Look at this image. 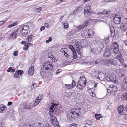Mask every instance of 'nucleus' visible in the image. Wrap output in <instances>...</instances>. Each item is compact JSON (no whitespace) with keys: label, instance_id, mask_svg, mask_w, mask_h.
I'll use <instances>...</instances> for the list:
<instances>
[{"label":"nucleus","instance_id":"obj_1","mask_svg":"<svg viewBox=\"0 0 127 127\" xmlns=\"http://www.w3.org/2000/svg\"><path fill=\"white\" fill-rule=\"evenodd\" d=\"M79 114L75 111H73L72 109L69 111L66 115L67 119L70 121H73L76 116H78Z\"/></svg>","mask_w":127,"mask_h":127},{"label":"nucleus","instance_id":"obj_2","mask_svg":"<svg viewBox=\"0 0 127 127\" xmlns=\"http://www.w3.org/2000/svg\"><path fill=\"white\" fill-rule=\"evenodd\" d=\"M53 64L49 62H46L44 63L43 64V69L48 71H49L51 72L52 71L53 68Z\"/></svg>","mask_w":127,"mask_h":127},{"label":"nucleus","instance_id":"obj_3","mask_svg":"<svg viewBox=\"0 0 127 127\" xmlns=\"http://www.w3.org/2000/svg\"><path fill=\"white\" fill-rule=\"evenodd\" d=\"M50 116L49 121L52 124L53 123L55 127H59L58 125V123L57 121V119L53 115V113L49 114Z\"/></svg>","mask_w":127,"mask_h":127},{"label":"nucleus","instance_id":"obj_4","mask_svg":"<svg viewBox=\"0 0 127 127\" xmlns=\"http://www.w3.org/2000/svg\"><path fill=\"white\" fill-rule=\"evenodd\" d=\"M112 50V48L111 46H107L106 47V51L104 53V56L105 57H109L111 55V53Z\"/></svg>","mask_w":127,"mask_h":127},{"label":"nucleus","instance_id":"obj_5","mask_svg":"<svg viewBox=\"0 0 127 127\" xmlns=\"http://www.w3.org/2000/svg\"><path fill=\"white\" fill-rule=\"evenodd\" d=\"M20 27L21 29L20 30V32L22 35L24 36H26L28 33V26L27 25H24Z\"/></svg>","mask_w":127,"mask_h":127},{"label":"nucleus","instance_id":"obj_6","mask_svg":"<svg viewBox=\"0 0 127 127\" xmlns=\"http://www.w3.org/2000/svg\"><path fill=\"white\" fill-rule=\"evenodd\" d=\"M84 14L85 16H90L92 14V11L90 7L88 5H86L84 8Z\"/></svg>","mask_w":127,"mask_h":127},{"label":"nucleus","instance_id":"obj_7","mask_svg":"<svg viewBox=\"0 0 127 127\" xmlns=\"http://www.w3.org/2000/svg\"><path fill=\"white\" fill-rule=\"evenodd\" d=\"M62 113V108L60 107L57 106L55 108H54L52 113L54 114L60 115Z\"/></svg>","mask_w":127,"mask_h":127},{"label":"nucleus","instance_id":"obj_8","mask_svg":"<svg viewBox=\"0 0 127 127\" xmlns=\"http://www.w3.org/2000/svg\"><path fill=\"white\" fill-rule=\"evenodd\" d=\"M58 104H57L54 103H51L48 106V108L50 110L49 114L52 113V112L54 111V108H55L57 107Z\"/></svg>","mask_w":127,"mask_h":127},{"label":"nucleus","instance_id":"obj_9","mask_svg":"<svg viewBox=\"0 0 127 127\" xmlns=\"http://www.w3.org/2000/svg\"><path fill=\"white\" fill-rule=\"evenodd\" d=\"M76 85L75 81L74 80H72V83L69 84L64 85V88L66 89H72Z\"/></svg>","mask_w":127,"mask_h":127},{"label":"nucleus","instance_id":"obj_10","mask_svg":"<svg viewBox=\"0 0 127 127\" xmlns=\"http://www.w3.org/2000/svg\"><path fill=\"white\" fill-rule=\"evenodd\" d=\"M19 30V29H17V30L11 33L9 35V39H15L17 37V33Z\"/></svg>","mask_w":127,"mask_h":127},{"label":"nucleus","instance_id":"obj_11","mask_svg":"<svg viewBox=\"0 0 127 127\" xmlns=\"http://www.w3.org/2000/svg\"><path fill=\"white\" fill-rule=\"evenodd\" d=\"M121 17L119 15H116L114 18L113 20L116 24H119L121 22Z\"/></svg>","mask_w":127,"mask_h":127},{"label":"nucleus","instance_id":"obj_12","mask_svg":"<svg viewBox=\"0 0 127 127\" xmlns=\"http://www.w3.org/2000/svg\"><path fill=\"white\" fill-rule=\"evenodd\" d=\"M124 106L123 105H120L118 108V112L119 114L123 115L125 114V111L124 110Z\"/></svg>","mask_w":127,"mask_h":127},{"label":"nucleus","instance_id":"obj_13","mask_svg":"<svg viewBox=\"0 0 127 127\" xmlns=\"http://www.w3.org/2000/svg\"><path fill=\"white\" fill-rule=\"evenodd\" d=\"M114 49L113 51L114 53L117 54L118 52L119 49H118V45L116 42H114L113 44Z\"/></svg>","mask_w":127,"mask_h":127},{"label":"nucleus","instance_id":"obj_14","mask_svg":"<svg viewBox=\"0 0 127 127\" xmlns=\"http://www.w3.org/2000/svg\"><path fill=\"white\" fill-rule=\"evenodd\" d=\"M86 81L85 78L83 76H81L79 80L78 83H82V85L83 84V86H85L86 84Z\"/></svg>","mask_w":127,"mask_h":127},{"label":"nucleus","instance_id":"obj_15","mask_svg":"<svg viewBox=\"0 0 127 127\" xmlns=\"http://www.w3.org/2000/svg\"><path fill=\"white\" fill-rule=\"evenodd\" d=\"M115 58L118 59L121 63H123L124 61L122 55L121 54H118Z\"/></svg>","mask_w":127,"mask_h":127},{"label":"nucleus","instance_id":"obj_16","mask_svg":"<svg viewBox=\"0 0 127 127\" xmlns=\"http://www.w3.org/2000/svg\"><path fill=\"white\" fill-rule=\"evenodd\" d=\"M98 76L97 77V79L101 81H105V77L104 74H102L100 72V73H99Z\"/></svg>","mask_w":127,"mask_h":127},{"label":"nucleus","instance_id":"obj_17","mask_svg":"<svg viewBox=\"0 0 127 127\" xmlns=\"http://www.w3.org/2000/svg\"><path fill=\"white\" fill-rule=\"evenodd\" d=\"M100 72L98 71H93L91 73V75L92 77H95L98 76Z\"/></svg>","mask_w":127,"mask_h":127},{"label":"nucleus","instance_id":"obj_18","mask_svg":"<svg viewBox=\"0 0 127 127\" xmlns=\"http://www.w3.org/2000/svg\"><path fill=\"white\" fill-rule=\"evenodd\" d=\"M110 89L111 90L110 93L111 94H113V92H115L118 91V88L116 86L111 85L110 86Z\"/></svg>","mask_w":127,"mask_h":127},{"label":"nucleus","instance_id":"obj_19","mask_svg":"<svg viewBox=\"0 0 127 127\" xmlns=\"http://www.w3.org/2000/svg\"><path fill=\"white\" fill-rule=\"evenodd\" d=\"M82 47H86L88 43V41L85 39H81L80 42Z\"/></svg>","mask_w":127,"mask_h":127},{"label":"nucleus","instance_id":"obj_20","mask_svg":"<svg viewBox=\"0 0 127 127\" xmlns=\"http://www.w3.org/2000/svg\"><path fill=\"white\" fill-rule=\"evenodd\" d=\"M34 72V70L33 66H31L29 69L28 73V75L30 76H31L33 75Z\"/></svg>","mask_w":127,"mask_h":127},{"label":"nucleus","instance_id":"obj_21","mask_svg":"<svg viewBox=\"0 0 127 127\" xmlns=\"http://www.w3.org/2000/svg\"><path fill=\"white\" fill-rule=\"evenodd\" d=\"M84 24L82 25L78 26L77 28V30H79L81 29H83L85 27H87L88 26V23L87 21H85L84 22Z\"/></svg>","mask_w":127,"mask_h":127},{"label":"nucleus","instance_id":"obj_22","mask_svg":"<svg viewBox=\"0 0 127 127\" xmlns=\"http://www.w3.org/2000/svg\"><path fill=\"white\" fill-rule=\"evenodd\" d=\"M76 50H80L82 46L79 42H76L74 44Z\"/></svg>","mask_w":127,"mask_h":127},{"label":"nucleus","instance_id":"obj_23","mask_svg":"<svg viewBox=\"0 0 127 127\" xmlns=\"http://www.w3.org/2000/svg\"><path fill=\"white\" fill-rule=\"evenodd\" d=\"M91 48L92 49L91 50V52L93 53L97 54L99 53L100 51L98 47L96 48H95L94 47L93 48L91 47Z\"/></svg>","mask_w":127,"mask_h":127},{"label":"nucleus","instance_id":"obj_24","mask_svg":"<svg viewBox=\"0 0 127 127\" xmlns=\"http://www.w3.org/2000/svg\"><path fill=\"white\" fill-rule=\"evenodd\" d=\"M87 31V35H88V38H91L94 35V33L93 31L92 30H88Z\"/></svg>","mask_w":127,"mask_h":127},{"label":"nucleus","instance_id":"obj_25","mask_svg":"<svg viewBox=\"0 0 127 127\" xmlns=\"http://www.w3.org/2000/svg\"><path fill=\"white\" fill-rule=\"evenodd\" d=\"M23 106L26 109H31L32 107V104L29 102H26L24 104Z\"/></svg>","mask_w":127,"mask_h":127},{"label":"nucleus","instance_id":"obj_26","mask_svg":"<svg viewBox=\"0 0 127 127\" xmlns=\"http://www.w3.org/2000/svg\"><path fill=\"white\" fill-rule=\"evenodd\" d=\"M120 29L122 31H125L127 29V23H123V25L121 26Z\"/></svg>","mask_w":127,"mask_h":127},{"label":"nucleus","instance_id":"obj_27","mask_svg":"<svg viewBox=\"0 0 127 127\" xmlns=\"http://www.w3.org/2000/svg\"><path fill=\"white\" fill-rule=\"evenodd\" d=\"M36 126H37V127H51V126L48 124H47L46 125V126L42 123L37 124Z\"/></svg>","mask_w":127,"mask_h":127},{"label":"nucleus","instance_id":"obj_28","mask_svg":"<svg viewBox=\"0 0 127 127\" xmlns=\"http://www.w3.org/2000/svg\"><path fill=\"white\" fill-rule=\"evenodd\" d=\"M87 30H84L83 31L81 34L82 36L83 37H85L86 38H88V35H87Z\"/></svg>","mask_w":127,"mask_h":127},{"label":"nucleus","instance_id":"obj_29","mask_svg":"<svg viewBox=\"0 0 127 127\" xmlns=\"http://www.w3.org/2000/svg\"><path fill=\"white\" fill-rule=\"evenodd\" d=\"M109 37H108L106 38H105L102 41L101 43H103L104 44H107L109 42Z\"/></svg>","mask_w":127,"mask_h":127},{"label":"nucleus","instance_id":"obj_30","mask_svg":"<svg viewBox=\"0 0 127 127\" xmlns=\"http://www.w3.org/2000/svg\"><path fill=\"white\" fill-rule=\"evenodd\" d=\"M110 59H109L105 60L103 62L104 64L108 66L110 65Z\"/></svg>","mask_w":127,"mask_h":127},{"label":"nucleus","instance_id":"obj_31","mask_svg":"<svg viewBox=\"0 0 127 127\" xmlns=\"http://www.w3.org/2000/svg\"><path fill=\"white\" fill-rule=\"evenodd\" d=\"M109 79L113 82L116 83L117 82L116 78V77L114 78L113 76H111L109 77Z\"/></svg>","mask_w":127,"mask_h":127},{"label":"nucleus","instance_id":"obj_32","mask_svg":"<svg viewBox=\"0 0 127 127\" xmlns=\"http://www.w3.org/2000/svg\"><path fill=\"white\" fill-rule=\"evenodd\" d=\"M47 72V71L45 70L43 68L40 71V74L42 76H43L44 75V74H46V73Z\"/></svg>","mask_w":127,"mask_h":127},{"label":"nucleus","instance_id":"obj_33","mask_svg":"<svg viewBox=\"0 0 127 127\" xmlns=\"http://www.w3.org/2000/svg\"><path fill=\"white\" fill-rule=\"evenodd\" d=\"M80 8V7H79L78 8L75 9L72 12L71 14H74L75 15L77 14L79 12V9Z\"/></svg>","mask_w":127,"mask_h":127},{"label":"nucleus","instance_id":"obj_34","mask_svg":"<svg viewBox=\"0 0 127 127\" xmlns=\"http://www.w3.org/2000/svg\"><path fill=\"white\" fill-rule=\"evenodd\" d=\"M110 65L112 64L114 65H115L116 63V60L114 59H110Z\"/></svg>","mask_w":127,"mask_h":127},{"label":"nucleus","instance_id":"obj_35","mask_svg":"<svg viewBox=\"0 0 127 127\" xmlns=\"http://www.w3.org/2000/svg\"><path fill=\"white\" fill-rule=\"evenodd\" d=\"M18 23V22L16 21L14 23L11 24L10 25H9L8 26V27L9 28L15 26H16L17 24Z\"/></svg>","mask_w":127,"mask_h":127},{"label":"nucleus","instance_id":"obj_36","mask_svg":"<svg viewBox=\"0 0 127 127\" xmlns=\"http://www.w3.org/2000/svg\"><path fill=\"white\" fill-rule=\"evenodd\" d=\"M83 86H84L83 84L82 85V84L81 83H79L77 86L76 87L77 89L81 90L82 89Z\"/></svg>","mask_w":127,"mask_h":127},{"label":"nucleus","instance_id":"obj_37","mask_svg":"<svg viewBox=\"0 0 127 127\" xmlns=\"http://www.w3.org/2000/svg\"><path fill=\"white\" fill-rule=\"evenodd\" d=\"M6 108L3 105H1L0 106V109L1 111L0 112L1 113Z\"/></svg>","mask_w":127,"mask_h":127},{"label":"nucleus","instance_id":"obj_38","mask_svg":"<svg viewBox=\"0 0 127 127\" xmlns=\"http://www.w3.org/2000/svg\"><path fill=\"white\" fill-rule=\"evenodd\" d=\"M111 34L110 35V37H113L115 34V30L110 31Z\"/></svg>","mask_w":127,"mask_h":127},{"label":"nucleus","instance_id":"obj_39","mask_svg":"<svg viewBox=\"0 0 127 127\" xmlns=\"http://www.w3.org/2000/svg\"><path fill=\"white\" fill-rule=\"evenodd\" d=\"M15 71V70L14 68H12V67H9L8 69L7 70V72H13Z\"/></svg>","mask_w":127,"mask_h":127},{"label":"nucleus","instance_id":"obj_40","mask_svg":"<svg viewBox=\"0 0 127 127\" xmlns=\"http://www.w3.org/2000/svg\"><path fill=\"white\" fill-rule=\"evenodd\" d=\"M99 45L97 46L98 48L101 50L103 48L104 44L103 43H101Z\"/></svg>","mask_w":127,"mask_h":127},{"label":"nucleus","instance_id":"obj_41","mask_svg":"<svg viewBox=\"0 0 127 127\" xmlns=\"http://www.w3.org/2000/svg\"><path fill=\"white\" fill-rule=\"evenodd\" d=\"M33 36L32 35H30L28 36L27 38V40L29 42H31L32 38Z\"/></svg>","mask_w":127,"mask_h":127},{"label":"nucleus","instance_id":"obj_42","mask_svg":"<svg viewBox=\"0 0 127 127\" xmlns=\"http://www.w3.org/2000/svg\"><path fill=\"white\" fill-rule=\"evenodd\" d=\"M38 123H37L36 124V125L35 124L32 125L31 124H29L28 125H27V127H37V126H36V125Z\"/></svg>","mask_w":127,"mask_h":127},{"label":"nucleus","instance_id":"obj_43","mask_svg":"<svg viewBox=\"0 0 127 127\" xmlns=\"http://www.w3.org/2000/svg\"><path fill=\"white\" fill-rule=\"evenodd\" d=\"M63 23L64 26V28L65 29L67 28L68 26L67 22L64 21V22H63Z\"/></svg>","mask_w":127,"mask_h":127},{"label":"nucleus","instance_id":"obj_44","mask_svg":"<svg viewBox=\"0 0 127 127\" xmlns=\"http://www.w3.org/2000/svg\"><path fill=\"white\" fill-rule=\"evenodd\" d=\"M73 54V58L75 59L77 57V55L76 52H75V51H74L72 52Z\"/></svg>","mask_w":127,"mask_h":127},{"label":"nucleus","instance_id":"obj_45","mask_svg":"<svg viewBox=\"0 0 127 127\" xmlns=\"http://www.w3.org/2000/svg\"><path fill=\"white\" fill-rule=\"evenodd\" d=\"M13 76L14 78H18L19 77V76L16 71H15V74H14Z\"/></svg>","mask_w":127,"mask_h":127},{"label":"nucleus","instance_id":"obj_46","mask_svg":"<svg viewBox=\"0 0 127 127\" xmlns=\"http://www.w3.org/2000/svg\"><path fill=\"white\" fill-rule=\"evenodd\" d=\"M39 100H40L38 99L37 98V99H36L35 100L34 103V104L35 105L34 106V107H35V105H37L39 104V103L40 101Z\"/></svg>","mask_w":127,"mask_h":127},{"label":"nucleus","instance_id":"obj_47","mask_svg":"<svg viewBox=\"0 0 127 127\" xmlns=\"http://www.w3.org/2000/svg\"><path fill=\"white\" fill-rule=\"evenodd\" d=\"M17 72L18 74L19 75H21L22 74H23L24 72L23 70H20L18 71H16Z\"/></svg>","mask_w":127,"mask_h":127},{"label":"nucleus","instance_id":"obj_48","mask_svg":"<svg viewBox=\"0 0 127 127\" xmlns=\"http://www.w3.org/2000/svg\"><path fill=\"white\" fill-rule=\"evenodd\" d=\"M101 115L100 114H96L95 115V118L97 120H98L101 117Z\"/></svg>","mask_w":127,"mask_h":127},{"label":"nucleus","instance_id":"obj_49","mask_svg":"<svg viewBox=\"0 0 127 127\" xmlns=\"http://www.w3.org/2000/svg\"><path fill=\"white\" fill-rule=\"evenodd\" d=\"M42 9V7H40L38 8H36L35 9V11L37 13H39L41 10Z\"/></svg>","mask_w":127,"mask_h":127},{"label":"nucleus","instance_id":"obj_50","mask_svg":"<svg viewBox=\"0 0 127 127\" xmlns=\"http://www.w3.org/2000/svg\"><path fill=\"white\" fill-rule=\"evenodd\" d=\"M68 47L72 51V52L75 51V49L71 45H70Z\"/></svg>","mask_w":127,"mask_h":127},{"label":"nucleus","instance_id":"obj_51","mask_svg":"<svg viewBox=\"0 0 127 127\" xmlns=\"http://www.w3.org/2000/svg\"><path fill=\"white\" fill-rule=\"evenodd\" d=\"M123 82L125 85L127 86V87H126L125 88H127V78L125 79L124 80Z\"/></svg>","mask_w":127,"mask_h":127},{"label":"nucleus","instance_id":"obj_52","mask_svg":"<svg viewBox=\"0 0 127 127\" xmlns=\"http://www.w3.org/2000/svg\"><path fill=\"white\" fill-rule=\"evenodd\" d=\"M28 46L27 44L26 43L24 45V46L23 47V49L24 50H27V49L28 48Z\"/></svg>","mask_w":127,"mask_h":127},{"label":"nucleus","instance_id":"obj_53","mask_svg":"<svg viewBox=\"0 0 127 127\" xmlns=\"http://www.w3.org/2000/svg\"><path fill=\"white\" fill-rule=\"evenodd\" d=\"M87 91L89 92L90 94V93H91L92 94H93V92H92L91 90V89L89 87H88L87 88Z\"/></svg>","mask_w":127,"mask_h":127},{"label":"nucleus","instance_id":"obj_54","mask_svg":"<svg viewBox=\"0 0 127 127\" xmlns=\"http://www.w3.org/2000/svg\"><path fill=\"white\" fill-rule=\"evenodd\" d=\"M124 99L126 100H127V93H125L124 94Z\"/></svg>","mask_w":127,"mask_h":127},{"label":"nucleus","instance_id":"obj_55","mask_svg":"<svg viewBox=\"0 0 127 127\" xmlns=\"http://www.w3.org/2000/svg\"><path fill=\"white\" fill-rule=\"evenodd\" d=\"M43 97V96H42V95H39L37 97V99H38L39 100H39L40 101Z\"/></svg>","mask_w":127,"mask_h":127},{"label":"nucleus","instance_id":"obj_56","mask_svg":"<svg viewBox=\"0 0 127 127\" xmlns=\"http://www.w3.org/2000/svg\"><path fill=\"white\" fill-rule=\"evenodd\" d=\"M52 40V39L51 38V37H49L48 40H46L45 41L46 42L49 43L50 41H51Z\"/></svg>","mask_w":127,"mask_h":127},{"label":"nucleus","instance_id":"obj_57","mask_svg":"<svg viewBox=\"0 0 127 127\" xmlns=\"http://www.w3.org/2000/svg\"><path fill=\"white\" fill-rule=\"evenodd\" d=\"M61 71V69H57L56 71L55 74L56 75H57Z\"/></svg>","mask_w":127,"mask_h":127},{"label":"nucleus","instance_id":"obj_58","mask_svg":"<svg viewBox=\"0 0 127 127\" xmlns=\"http://www.w3.org/2000/svg\"><path fill=\"white\" fill-rule=\"evenodd\" d=\"M122 117H123L125 119L127 120V114L126 113H125V114H123Z\"/></svg>","mask_w":127,"mask_h":127},{"label":"nucleus","instance_id":"obj_59","mask_svg":"<svg viewBox=\"0 0 127 127\" xmlns=\"http://www.w3.org/2000/svg\"><path fill=\"white\" fill-rule=\"evenodd\" d=\"M51 53H49L48 54V58H52L53 57V55L51 54Z\"/></svg>","mask_w":127,"mask_h":127},{"label":"nucleus","instance_id":"obj_60","mask_svg":"<svg viewBox=\"0 0 127 127\" xmlns=\"http://www.w3.org/2000/svg\"><path fill=\"white\" fill-rule=\"evenodd\" d=\"M86 123L89 125H92V122L91 121H88Z\"/></svg>","mask_w":127,"mask_h":127},{"label":"nucleus","instance_id":"obj_61","mask_svg":"<svg viewBox=\"0 0 127 127\" xmlns=\"http://www.w3.org/2000/svg\"><path fill=\"white\" fill-rule=\"evenodd\" d=\"M123 67L125 68H127V65L125 63H121Z\"/></svg>","mask_w":127,"mask_h":127},{"label":"nucleus","instance_id":"obj_62","mask_svg":"<svg viewBox=\"0 0 127 127\" xmlns=\"http://www.w3.org/2000/svg\"><path fill=\"white\" fill-rule=\"evenodd\" d=\"M76 126L77 125L76 124L73 123L70 125V127H76Z\"/></svg>","mask_w":127,"mask_h":127},{"label":"nucleus","instance_id":"obj_63","mask_svg":"<svg viewBox=\"0 0 127 127\" xmlns=\"http://www.w3.org/2000/svg\"><path fill=\"white\" fill-rule=\"evenodd\" d=\"M13 54L14 56H17L18 55V51H14L13 53Z\"/></svg>","mask_w":127,"mask_h":127},{"label":"nucleus","instance_id":"obj_64","mask_svg":"<svg viewBox=\"0 0 127 127\" xmlns=\"http://www.w3.org/2000/svg\"><path fill=\"white\" fill-rule=\"evenodd\" d=\"M0 127H5L3 123H0Z\"/></svg>","mask_w":127,"mask_h":127}]
</instances>
